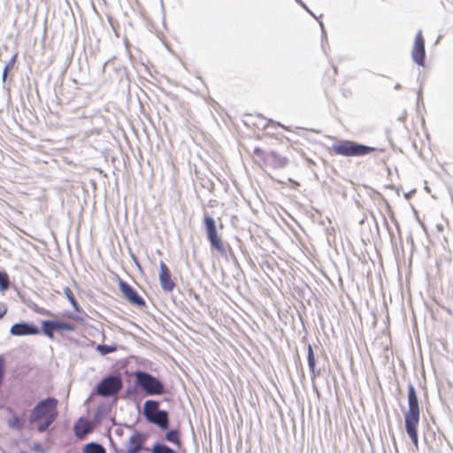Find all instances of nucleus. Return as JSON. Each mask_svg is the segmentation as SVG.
<instances>
[{"instance_id":"1","label":"nucleus","mask_w":453,"mask_h":453,"mask_svg":"<svg viewBox=\"0 0 453 453\" xmlns=\"http://www.w3.org/2000/svg\"><path fill=\"white\" fill-rule=\"evenodd\" d=\"M58 399L52 396L39 401L30 411L29 424L37 425L36 431L38 433L48 431L58 416Z\"/></svg>"},{"instance_id":"2","label":"nucleus","mask_w":453,"mask_h":453,"mask_svg":"<svg viewBox=\"0 0 453 453\" xmlns=\"http://www.w3.org/2000/svg\"><path fill=\"white\" fill-rule=\"evenodd\" d=\"M420 420V411L418 395L415 387L408 385V411L404 414V426L406 434L415 448L418 449V426Z\"/></svg>"},{"instance_id":"3","label":"nucleus","mask_w":453,"mask_h":453,"mask_svg":"<svg viewBox=\"0 0 453 453\" xmlns=\"http://www.w3.org/2000/svg\"><path fill=\"white\" fill-rule=\"evenodd\" d=\"M134 384L146 395H161L166 392L163 381L145 371L137 370L134 372Z\"/></svg>"},{"instance_id":"4","label":"nucleus","mask_w":453,"mask_h":453,"mask_svg":"<svg viewBox=\"0 0 453 453\" xmlns=\"http://www.w3.org/2000/svg\"><path fill=\"white\" fill-rule=\"evenodd\" d=\"M336 155L342 157H363L377 150V148L350 140H341L332 145Z\"/></svg>"},{"instance_id":"5","label":"nucleus","mask_w":453,"mask_h":453,"mask_svg":"<svg viewBox=\"0 0 453 453\" xmlns=\"http://www.w3.org/2000/svg\"><path fill=\"white\" fill-rule=\"evenodd\" d=\"M123 388V381L119 374H110L103 378L96 386L93 394L102 397H114Z\"/></svg>"},{"instance_id":"6","label":"nucleus","mask_w":453,"mask_h":453,"mask_svg":"<svg viewBox=\"0 0 453 453\" xmlns=\"http://www.w3.org/2000/svg\"><path fill=\"white\" fill-rule=\"evenodd\" d=\"M207 239L211 244V247L219 252L221 255H225L226 250V248L218 234L216 222L212 217L208 214L204 215L203 219Z\"/></svg>"},{"instance_id":"7","label":"nucleus","mask_w":453,"mask_h":453,"mask_svg":"<svg viewBox=\"0 0 453 453\" xmlns=\"http://www.w3.org/2000/svg\"><path fill=\"white\" fill-rule=\"evenodd\" d=\"M119 288L123 296L133 305L138 308L146 306L144 299L138 294V292L127 281L119 279Z\"/></svg>"},{"instance_id":"8","label":"nucleus","mask_w":453,"mask_h":453,"mask_svg":"<svg viewBox=\"0 0 453 453\" xmlns=\"http://www.w3.org/2000/svg\"><path fill=\"white\" fill-rule=\"evenodd\" d=\"M75 326L68 322L61 321V320H43L42 322V332L49 338L52 339L54 337V333L56 331H67L73 332L74 331Z\"/></svg>"},{"instance_id":"9","label":"nucleus","mask_w":453,"mask_h":453,"mask_svg":"<svg viewBox=\"0 0 453 453\" xmlns=\"http://www.w3.org/2000/svg\"><path fill=\"white\" fill-rule=\"evenodd\" d=\"M411 58L414 63L419 66H424L426 62L425 40L422 31L419 30L414 40V45L411 51Z\"/></svg>"},{"instance_id":"10","label":"nucleus","mask_w":453,"mask_h":453,"mask_svg":"<svg viewBox=\"0 0 453 453\" xmlns=\"http://www.w3.org/2000/svg\"><path fill=\"white\" fill-rule=\"evenodd\" d=\"M40 328L31 322L21 321L13 324L10 328V334L13 336L37 335Z\"/></svg>"},{"instance_id":"11","label":"nucleus","mask_w":453,"mask_h":453,"mask_svg":"<svg viewBox=\"0 0 453 453\" xmlns=\"http://www.w3.org/2000/svg\"><path fill=\"white\" fill-rule=\"evenodd\" d=\"M159 282L162 289L167 293L173 291L175 287L171 272L163 261L160 262Z\"/></svg>"},{"instance_id":"12","label":"nucleus","mask_w":453,"mask_h":453,"mask_svg":"<svg viewBox=\"0 0 453 453\" xmlns=\"http://www.w3.org/2000/svg\"><path fill=\"white\" fill-rule=\"evenodd\" d=\"M265 163L273 168H283L288 163V159L275 151H268L264 155Z\"/></svg>"},{"instance_id":"13","label":"nucleus","mask_w":453,"mask_h":453,"mask_svg":"<svg viewBox=\"0 0 453 453\" xmlns=\"http://www.w3.org/2000/svg\"><path fill=\"white\" fill-rule=\"evenodd\" d=\"M149 423L156 425L161 430H167L170 427V417L169 412L166 410H161L154 414Z\"/></svg>"},{"instance_id":"14","label":"nucleus","mask_w":453,"mask_h":453,"mask_svg":"<svg viewBox=\"0 0 453 453\" xmlns=\"http://www.w3.org/2000/svg\"><path fill=\"white\" fill-rule=\"evenodd\" d=\"M146 441V436L139 432L135 431L134 434L129 438L127 445V453H137L139 452Z\"/></svg>"},{"instance_id":"15","label":"nucleus","mask_w":453,"mask_h":453,"mask_svg":"<svg viewBox=\"0 0 453 453\" xmlns=\"http://www.w3.org/2000/svg\"><path fill=\"white\" fill-rule=\"evenodd\" d=\"M160 403L157 400H147L143 403L142 408V415L146 418V420H150L151 417L156 414L157 411H160L161 409L159 408Z\"/></svg>"},{"instance_id":"16","label":"nucleus","mask_w":453,"mask_h":453,"mask_svg":"<svg viewBox=\"0 0 453 453\" xmlns=\"http://www.w3.org/2000/svg\"><path fill=\"white\" fill-rule=\"evenodd\" d=\"M91 430L88 421L82 418H80L73 426L74 434L80 439L84 438Z\"/></svg>"},{"instance_id":"17","label":"nucleus","mask_w":453,"mask_h":453,"mask_svg":"<svg viewBox=\"0 0 453 453\" xmlns=\"http://www.w3.org/2000/svg\"><path fill=\"white\" fill-rule=\"evenodd\" d=\"M307 362L311 376L315 377L319 375L320 373V370H316L314 352L311 344L307 347Z\"/></svg>"},{"instance_id":"18","label":"nucleus","mask_w":453,"mask_h":453,"mask_svg":"<svg viewBox=\"0 0 453 453\" xmlns=\"http://www.w3.org/2000/svg\"><path fill=\"white\" fill-rule=\"evenodd\" d=\"M111 411V407L108 404L99 405L94 413V421L100 423L102 419Z\"/></svg>"},{"instance_id":"19","label":"nucleus","mask_w":453,"mask_h":453,"mask_svg":"<svg viewBox=\"0 0 453 453\" xmlns=\"http://www.w3.org/2000/svg\"><path fill=\"white\" fill-rule=\"evenodd\" d=\"M165 438L167 441L173 443L180 447L181 445V441L180 438V432L176 429L169 430L165 433Z\"/></svg>"},{"instance_id":"20","label":"nucleus","mask_w":453,"mask_h":453,"mask_svg":"<svg viewBox=\"0 0 453 453\" xmlns=\"http://www.w3.org/2000/svg\"><path fill=\"white\" fill-rule=\"evenodd\" d=\"M83 453H106V450L100 443L89 442L84 446Z\"/></svg>"},{"instance_id":"21","label":"nucleus","mask_w":453,"mask_h":453,"mask_svg":"<svg viewBox=\"0 0 453 453\" xmlns=\"http://www.w3.org/2000/svg\"><path fill=\"white\" fill-rule=\"evenodd\" d=\"M151 453H178L168 445L161 442H156L150 449Z\"/></svg>"},{"instance_id":"22","label":"nucleus","mask_w":453,"mask_h":453,"mask_svg":"<svg viewBox=\"0 0 453 453\" xmlns=\"http://www.w3.org/2000/svg\"><path fill=\"white\" fill-rule=\"evenodd\" d=\"M64 294L66 296L72 307L73 308V310L75 311L80 312L81 311V306L79 305L77 300L75 299L72 290L68 287H65L64 288Z\"/></svg>"},{"instance_id":"23","label":"nucleus","mask_w":453,"mask_h":453,"mask_svg":"<svg viewBox=\"0 0 453 453\" xmlns=\"http://www.w3.org/2000/svg\"><path fill=\"white\" fill-rule=\"evenodd\" d=\"M18 54H14L11 59L7 62V64L4 65L3 73H2V82L5 83L9 72L14 67L16 59H17Z\"/></svg>"},{"instance_id":"24","label":"nucleus","mask_w":453,"mask_h":453,"mask_svg":"<svg viewBox=\"0 0 453 453\" xmlns=\"http://www.w3.org/2000/svg\"><path fill=\"white\" fill-rule=\"evenodd\" d=\"M9 427L16 430H22L25 426V420L22 418L15 416L12 419L8 421Z\"/></svg>"},{"instance_id":"25","label":"nucleus","mask_w":453,"mask_h":453,"mask_svg":"<svg viewBox=\"0 0 453 453\" xmlns=\"http://www.w3.org/2000/svg\"><path fill=\"white\" fill-rule=\"evenodd\" d=\"M96 349L103 356L107 354L115 352L117 350L116 345H107V344H97Z\"/></svg>"},{"instance_id":"26","label":"nucleus","mask_w":453,"mask_h":453,"mask_svg":"<svg viewBox=\"0 0 453 453\" xmlns=\"http://www.w3.org/2000/svg\"><path fill=\"white\" fill-rule=\"evenodd\" d=\"M10 287V279L5 272L0 271V290L5 291Z\"/></svg>"},{"instance_id":"27","label":"nucleus","mask_w":453,"mask_h":453,"mask_svg":"<svg viewBox=\"0 0 453 453\" xmlns=\"http://www.w3.org/2000/svg\"><path fill=\"white\" fill-rule=\"evenodd\" d=\"M4 377V358L0 355V386L3 383Z\"/></svg>"},{"instance_id":"28","label":"nucleus","mask_w":453,"mask_h":453,"mask_svg":"<svg viewBox=\"0 0 453 453\" xmlns=\"http://www.w3.org/2000/svg\"><path fill=\"white\" fill-rule=\"evenodd\" d=\"M32 449L38 453H45V451H46V449L41 442H35L32 445Z\"/></svg>"},{"instance_id":"29","label":"nucleus","mask_w":453,"mask_h":453,"mask_svg":"<svg viewBox=\"0 0 453 453\" xmlns=\"http://www.w3.org/2000/svg\"><path fill=\"white\" fill-rule=\"evenodd\" d=\"M7 307L4 303H0V319L6 314Z\"/></svg>"},{"instance_id":"30","label":"nucleus","mask_w":453,"mask_h":453,"mask_svg":"<svg viewBox=\"0 0 453 453\" xmlns=\"http://www.w3.org/2000/svg\"><path fill=\"white\" fill-rule=\"evenodd\" d=\"M303 9H305L311 15H313V12L310 11V9L306 6V4L302 0H296Z\"/></svg>"},{"instance_id":"31","label":"nucleus","mask_w":453,"mask_h":453,"mask_svg":"<svg viewBox=\"0 0 453 453\" xmlns=\"http://www.w3.org/2000/svg\"><path fill=\"white\" fill-rule=\"evenodd\" d=\"M266 152H264L261 149L259 148H255L254 150V154L259 156V157H264V155L265 154Z\"/></svg>"},{"instance_id":"32","label":"nucleus","mask_w":453,"mask_h":453,"mask_svg":"<svg viewBox=\"0 0 453 453\" xmlns=\"http://www.w3.org/2000/svg\"><path fill=\"white\" fill-rule=\"evenodd\" d=\"M319 25H320V27L322 30V42H323L324 40H326V31L324 28V24L322 22H319Z\"/></svg>"},{"instance_id":"33","label":"nucleus","mask_w":453,"mask_h":453,"mask_svg":"<svg viewBox=\"0 0 453 453\" xmlns=\"http://www.w3.org/2000/svg\"><path fill=\"white\" fill-rule=\"evenodd\" d=\"M422 100V91H421V88H419L418 92V96H417V102H418V104H419V102Z\"/></svg>"},{"instance_id":"34","label":"nucleus","mask_w":453,"mask_h":453,"mask_svg":"<svg viewBox=\"0 0 453 453\" xmlns=\"http://www.w3.org/2000/svg\"><path fill=\"white\" fill-rule=\"evenodd\" d=\"M401 88V84L400 83H396L395 85V89H400Z\"/></svg>"},{"instance_id":"35","label":"nucleus","mask_w":453,"mask_h":453,"mask_svg":"<svg viewBox=\"0 0 453 453\" xmlns=\"http://www.w3.org/2000/svg\"><path fill=\"white\" fill-rule=\"evenodd\" d=\"M391 436H392L393 443H394L395 447L396 448V441H395V435L392 434Z\"/></svg>"},{"instance_id":"36","label":"nucleus","mask_w":453,"mask_h":453,"mask_svg":"<svg viewBox=\"0 0 453 453\" xmlns=\"http://www.w3.org/2000/svg\"><path fill=\"white\" fill-rule=\"evenodd\" d=\"M134 260L135 264L137 265V266H138L139 268H141V266H140V265H139V263H138L137 259H136L135 257H134Z\"/></svg>"},{"instance_id":"37","label":"nucleus","mask_w":453,"mask_h":453,"mask_svg":"<svg viewBox=\"0 0 453 453\" xmlns=\"http://www.w3.org/2000/svg\"><path fill=\"white\" fill-rule=\"evenodd\" d=\"M131 390H132V389H131L130 388H128L127 389V394H130V393H131Z\"/></svg>"},{"instance_id":"38","label":"nucleus","mask_w":453,"mask_h":453,"mask_svg":"<svg viewBox=\"0 0 453 453\" xmlns=\"http://www.w3.org/2000/svg\"><path fill=\"white\" fill-rule=\"evenodd\" d=\"M279 126H280L281 127H285L284 125H280V123H278Z\"/></svg>"}]
</instances>
